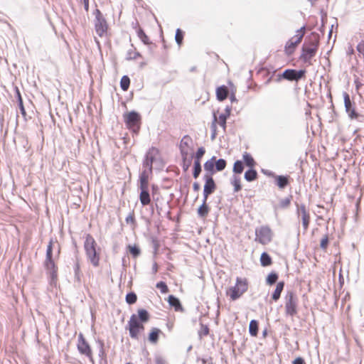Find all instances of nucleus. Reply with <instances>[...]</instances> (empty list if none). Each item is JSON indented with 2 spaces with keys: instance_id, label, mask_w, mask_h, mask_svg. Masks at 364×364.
I'll return each instance as SVG.
<instances>
[{
  "instance_id": "58",
  "label": "nucleus",
  "mask_w": 364,
  "mask_h": 364,
  "mask_svg": "<svg viewBox=\"0 0 364 364\" xmlns=\"http://www.w3.org/2000/svg\"><path fill=\"white\" fill-rule=\"evenodd\" d=\"M158 191H159L158 186L155 185V184H152L151 185V191H152V196H153V198L154 200H155L154 196L157 193ZM158 200V198L156 199V200Z\"/></svg>"
},
{
  "instance_id": "36",
  "label": "nucleus",
  "mask_w": 364,
  "mask_h": 364,
  "mask_svg": "<svg viewBox=\"0 0 364 364\" xmlns=\"http://www.w3.org/2000/svg\"><path fill=\"white\" fill-rule=\"evenodd\" d=\"M137 36L141 41L144 45H149L151 42L149 40L148 36L145 33L144 31L141 28H138L136 30Z\"/></svg>"
},
{
  "instance_id": "59",
  "label": "nucleus",
  "mask_w": 364,
  "mask_h": 364,
  "mask_svg": "<svg viewBox=\"0 0 364 364\" xmlns=\"http://www.w3.org/2000/svg\"><path fill=\"white\" fill-rule=\"evenodd\" d=\"M211 194L212 193H210L203 190V200H202V202L207 203L208 198L209 196L211 195Z\"/></svg>"
},
{
  "instance_id": "17",
  "label": "nucleus",
  "mask_w": 364,
  "mask_h": 364,
  "mask_svg": "<svg viewBox=\"0 0 364 364\" xmlns=\"http://www.w3.org/2000/svg\"><path fill=\"white\" fill-rule=\"evenodd\" d=\"M213 175L205 172L203 178L205 181L203 190L210 193H213L217 188V186L213 178Z\"/></svg>"
},
{
  "instance_id": "20",
  "label": "nucleus",
  "mask_w": 364,
  "mask_h": 364,
  "mask_svg": "<svg viewBox=\"0 0 364 364\" xmlns=\"http://www.w3.org/2000/svg\"><path fill=\"white\" fill-rule=\"evenodd\" d=\"M139 188L140 189L139 200L143 206H146L151 203L149 186L139 187Z\"/></svg>"
},
{
  "instance_id": "49",
  "label": "nucleus",
  "mask_w": 364,
  "mask_h": 364,
  "mask_svg": "<svg viewBox=\"0 0 364 364\" xmlns=\"http://www.w3.org/2000/svg\"><path fill=\"white\" fill-rule=\"evenodd\" d=\"M291 196L282 200L279 204L278 208L281 209L287 208L291 204Z\"/></svg>"
},
{
  "instance_id": "64",
  "label": "nucleus",
  "mask_w": 364,
  "mask_h": 364,
  "mask_svg": "<svg viewBox=\"0 0 364 364\" xmlns=\"http://www.w3.org/2000/svg\"><path fill=\"white\" fill-rule=\"evenodd\" d=\"M84 4V9L86 11H89V0H82Z\"/></svg>"
},
{
  "instance_id": "61",
  "label": "nucleus",
  "mask_w": 364,
  "mask_h": 364,
  "mask_svg": "<svg viewBox=\"0 0 364 364\" xmlns=\"http://www.w3.org/2000/svg\"><path fill=\"white\" fill-rule=\"evenodd\" d=\"M152 243H153V245H154V251H155V252H156V251L158 250L159 247L158 240L156 238L153 237L152 238Z\"/></svg>"
},
{
  "instance_id": "11",
  "label": "nucleus",
  "mask_w": 364,
  "mask_h": 364,
  "mask_svg": "<svg viewBox=\"0 0 364 364\" xmlns=\"http://www.w3.org/2000/svg\"><path fill=\"white\" fill-rule=\"evenodd\" d=\"M205 153V149L203 146L199 147L196 152L193 154V177L195 179H197L201 171H202V166H201V159Z\"/></svg>"
},
{
  "instance_id": "16",
  "label": "nucleus",
  "mask_w": 364,
  "mask_h": 364,
  "mask_svg": "<svg viewBox=\"0 0 364 364\" xmlns=\"http://www.w3.org/2000/svg\"><path fill=\"white\" fill-rule=\"evenodd\" d=\"M181 156V166L184 172H186L191 164L193 159V154H190L188 149H181L180 151Z\"/></svg>"
},
{
  "instance_id": "6",
  "label": "nucleus",
  "mask_w": 364,
  "mask_h": 364,
  "mask_svg": "<svg viewBox=\"0 0 364 364\" xmlns=\"http://www.w3.org/2000/svg\"><path fill=\"white\" fill-rule=\"evenodd\" d=\"M247 290V282L246 279L237 277L235 286L229 288L227 294L232 301L238 299Z\"/></svg>"
},
{
  "instance_id": "47",
  "label": "nucleus",
  "mask_w": 364,
  "mask_h": 364,
  "mask_svg": "<svg viewBox=\"0 0 364 364\" xmlns=\"http://www.w3.org/2000/svg\"><path fill=\"white\" fill-rule=\"evenodd\" d=\"M284 286V282H280L277 283L276 289H274V301L277 300L279 298L281 292L283 290Z\"/></svg>"
},
{
  "instance_id": "1",
  "label": "nucleus",
  "mask_w": 364,
  "mask_h": 364,
  "mask_svg": "<svg viewBox=\"0 0 364 364\" xmlns=\"http://www.w3.org/2000/svg\"><path fill=\"white\" fill-rule=\"evenodd\" d=\"M149 319L150 314L144 309H139L137 314H132L126 327L129 330V336L133 339H138L139 334L144 331V324Z\"/></svg>"
},
{
  "instance_id": "52",
  "label": "nucleus",
  "mask_w": 364,
  "mask_h": 364,
  "mask_svg": "<svg viewBox=\"0 0 364 364\" xmlns=\"http://www.w3.org/2000/svg\"><path fill=\"white\" fill-rule=\"evenodd\" d=\"M227 118L223 116V114H220L219 115V124L220 126L223 129V130L225 131V129H226V122H227Z\"/></svg>"
},
{
  "instance_id": "33",
  "label": "nucleus",
  "mask_w": 364,
  "mask_h": 364,
  "mask_svg": "<svg viewBox=\"0 0 364 364\" xmlns=\"http://www.w3.org/2000/svg\"><path fill=\"white\" fill-rule=\"evenodd\" d=\"M97 343L98 347H99L98 356L100 358V361L101 362L104 361L105 364H107V355H106V353H105V350L104 348V346H105L104 341L100 339H98L97 341Z\"/></svg>"
},
{
  "instance_id": "23",
  "label": "nucleus",
  "mask_w": 364,
  "mask_h": 364,
  "mask_svg": "<svg viewBox=\"0 0 364 364\" xmlns=\"http://www.w3.org/2000/svg\"><path fill=\"white\" fill-rule=\"evenodd\" d=\"M168 303L176 311H183V308L179 299L174 295H169L168 296Z\"/></svg>"
},
{
  "instance_id": "41",
  "label": "nucleus",
  "mask_w": 364,
  "mask_h": 364,
  "mask_svg": "<svg viewBox=\"0 0 364 364\" xmlns=\"http://www.w3.org/2000/svg\"><path fill=\"white\" fill-rule=\"evenodd\" d=\"M130 85V79L127 75H123L120 80V87L123 91H127Z\"/></svg>"
},
{
  "instance_id": "14",
  "label": "nucleus",
  "mask_w": 364,
  "mask_h": 364,
  "mask_svg": "<svg viewBox=\"0 0 364 364\" xmlns=\"http://www.w3.org/2000/svg\"><path fill=\"white\" fill-rule=\"evenodd\" d=\"M296 214L299 218H301L302 225L306 232L309 228L311 217L310 214L304 204L297 205Z\"/></svg>"
},
{
  "instance_id": "56",
  "label": "nucleus",
  "mask_w": 364,
  "mask_h": 364,
  "mask_svg": "<svg viewBox=\"0 0 364 364\" xmlns=\"http://www.w3.org/2000/svg\"><path fill=\"white\" fill-rule=\"evenodd\" d=\"M267 284L272 286L273 285V271L270 272L266 279Z\"/></svg>"
},
{
  "instance_id": "10",
  "label": "nucleus",
  "mask_w": 364,
  "mask_h": 364,
  "mask_svg": "<svg viewBox=\"0 0 364 364\" xmlns=\"http://www.w3.org/2000/svg\"><path fill=\"white\" fill-rule=\"evenodd\" d=\"M306 71L304 70H296L294 69L285 70L282 74L277 75L276 80L280 82L283 79L289 81H299L305 76Z\"/></svg>"
},
{
  "instance_id": "43",
  "label": "nucleus",
  "mask_w": 364,
  "mask_h": 364,
  "mask_svg": "<svg viewBox=\"0 0 364 364\" xmlns=\"http://www.w3.org/2000/svg\"><path fill=\"white\" fill-rule=\"evenodd\" d=\"M125 301L129 305L135 304L137 301V296L136 293L134 291L128 292L126 294Z\"/></svg>"
},
{
  "instance_id": "4",
  "label": "nucleus",
  "mask_w": 364,
  "mask_h": 364,
  "mask_svg": "<svg viewBox=\"0 0 364 364\" xmlns=\"http://www.w3.org/2000/svg\"><path fill=\"white\" fill-rule=\"evenodd\" d=\"M124 123L127 127L133 133L137 134L140 130L141 117L139 112L132 110L124 114Z\"/></svg>"
},
{
  "instance_id": "13",
  "label": "nucleus",
  "mask_w": 364,
  "mask_h": 364,
  "mask_svg": "<svg viewBox=\"0 0 364 364\" xmlns=\"http://www.w3.org/2000/svg\"><path fill=\"white\" fill-rule=\"evenodd\" d=\"M256 240L262 245H266L271 241L272 230L267 226H262L255 230Z\"/></svg>"
},
{
  "instance_id": "27",
  "label": "nucleus",
  "mask_w": 364,
  "mask_h": 364,
  "mask_svg": "<svg viewBox=\"0 0 364 364\" xmlns=\"http://www.w3.org/2000/svg\"><path fill=\"white\" fill-rule=\"evenodd\" d=\"M151 173L149 169L145 168L142 171L139 176V187L149 186V177Z\"/></svg>"
},
{
  "instance_id": "12",
  "label": "nucleus",
  "mask_w": 364,
  "mask_h": 364,
  "mask_svg": "<svg viewBox=\"0 0 364 364\" xmlns=\"http://www.w3.org/2000/svg\"><path fill=\"white\" fill-rule=\"evenodd\" d=\"M159 153V149L152 146L149 149L144 156L142 166L144 168L149 169L151 173H152L153 171V164L155 161L156 157Z\"/></svg>"
},
{
  "instance_id": "29",
  "label": "nucleus",
  "mask_w": 364,
  "mask_h": 364,
  "mask_svg": "<svg viewBox=\"0 0 364 364\" xmlns=\"http://www.w3.org/2000/svg\"><path fill=\"white\" fill-rule=\"evenodd\" d=\"M277 185L280 188H285L289 184V176H277L275 177Z\"/></svg>"
},
{
  "instance_id": "31",
  "label": "nucleus",
  "mask_w": 364,
  "mask_h": 364,
  "mask_svg": "<svg viewBox=\"0 0 364 364\" xmlns=\"http://www.w3.org/2000/svg\"><path fill=\"white\" fill-rule=\"evenodd\" d=\"M210 211V208L207 203L202 202V204L197 209V214L199 218H205Z\"/></svg>"
},
{
  "instance_id": "60",
  "label": "nucleus",
  "mask_w": 364,
  "mask_h": 364,
  "mask_svg": "<svg viewBox=\"0 0 364 364\" xmlns=\"http://www.w3.org/2000/svg\"><path fill=\"white\" fill-rule=\"evenodd\" d=\"M305 363H305L304 360L301 357L296 358L293 361V364H305Z\"/></svg>"
},
{
  "instance_id": "37",
  "label": "nucleus",
  "mask_w": 364,
  "mask_h": 364,
  "mask_svg": "<svg viewBox=\"0 0 364 364\" xmlns=\"http://www.w3.org/2000/svg\"><path fill=\"white\" fill-rule=\"evenodd\" d=\"M127 247L132 257L136 258L141 255V249L137 245H128Z\"/></svg>"
},
{
  "instance_id": "30",
  "label": "nucleus",
  "mask_w": 364,
  "mask_h": 364,
  "mask_svg": "<svg viewBox=\"0 0 364 364\" xmlns=\"http://www.w3.org/2000/svg\"><path fill=\"white\" fill-rule=\"evenodd\" d=\"M257 172L254 168H249L245 172L244 175V178L247 182H252L255 181L257 178Z\"/></svg>"
},
{
  "instance_id": "54",
  "label": "nucleus",
  "mask_w": 364,
  "mask_h": 364,
  "mask_svg": "<svg viewBox=\"0 0 364 364\" xmlns=\"http://www.w3.org/2000/svg\"><path fill=\"white\" fill-rule=\"evenodd\" d=\"M358 52L364 57V39L362 40L356 47Z\"/></svg>"
},
{
  "instance_id": "34",
  "label": "nucleus",
  "mask_w": 364,
  "mask_h": 364,
  "mask_svg": "<svg viewBox=\"0 0 364 364\" xmlns=\"http://www.w3.org/2000/svg\"><path fill=\"white\" fill-rule=\"evenodd\" d=\"M228 84L230 87L229 94H230V100L232 103L237 102V100L236 98V92L237 87L235 86L233 82L231 80H228Z\"/></svg>"
},
{
  "instance_id": "28",
  "label": "nucleus",
  "mask_w": 364,
  "mask_h": 364,
  "mask_svg": "<svg viewBox=\"0 0 364 364\" xmlns=\"http://www.w3.org/2000/svg\"><path fill=\"white\" fill-rule=\"evenodd\" d=\"M242 161H243L244 165L248 168H254L256 165V161L253 159L252 156L248 152H245L243 154Z\"/></svg>"
},
{
  "instance_id": "62",
  "label": "nucleus",
  "mask_w": 364,
  "mask_h": 364,
  "mask_svg": "<svg viewBox=\"0 0 364 364\" xmlns=\"http://www.w3.org/2000/svg\"><path fill=\"white\" fill-rule=\"evenodd\" d=\"M261 171H262V173H263L264 174H265L267 176H273V172L272 171L262 168Z\"/></svg>"
},
{
  "instance_id": "26",
  "label": "nucleus",
  "mask_w": 364,
  "mask_h": 364,
  "mask_svg": "<svg viewBox=\"0 0 364 364\" xmlns=\"http://www.w3.org/2000/svg\"><path fill=\"white\" fill-rule=\"evenodd\" d=\"M14 90H15L16 97V100H17L18 107V108L20 109V112H21V114H22L23 117H26V109H25V107H24V105H23V98L21 97V92H20L18 87H16V86L14 87Z\"/></svg>"
},
{
  "instance_id": "3",
  "label": "nucleus",
  "mask_w": 364,
  "mask_h": 364,
  "mask_svg": "<svg viewBox=\"0 0 364 364\" xmlns=\"http://www.w3.org/2000/svg\"><path fill=\"white\" fill-rule=\"evenodd\" d=\"M319 45L318 35L312 33L302 46L301 59L309 65H312L311 59L316 55Z\"/></svg>"
},
{
  "instance_id": "40",
  "label": "nucleus",
  "mask_w": 364,
  "mask_h": 364,
  "mask_svg": "<svg viewBox=\"0 0 364 364\" xmlns=\"http://www.w3.org/2000/svg\"><path fill=\"white\" fill-rule=\"evenodd\" d=\"M231 184L234 186V192H238L242 189L240 184V178L236 175H233L231 178Z\"/></svg>"
},
{
  "instance_id": "55",
  "label": "nucleus",
  "mask_w": 364,
  "mask_h": 364,
  "mask_svg": "<svg viewBox=\"0 0 364 364\" xmlns=\"http://www.w3.org/2000/svg\"><path fill=\"white\" fill-rule=\"evenodd\" d=\"M125 221L127 223H132V224H135V218H134V212H132V213H130L129 215H127L125 218Z\"/></svg>"
},
{
  "instance_id": "44",
  "label": "nucleus",
  "mask_w": 364,
  "mask_h": 364,
  "mask_svg": "<svg viewBox=\"0 0 364 364\" xmlns=\"http://www.w3.org/2000/svg\"><path fill=\"white\" fill-rule=\"evenodd\" d=\"M184 32L181 28H177L175 34V41L178 46L183 43Z\"/></svg>"
},
{
  "instance_id": "32",
  "label": "nucleus",
  "mask_w": 364,
  "mask_h": 364,
  "mask_svg": "<svg viewBox=\"0 0 364 364\" xmlns=\"http://www.w3.org/2000/svg\"><path fill=\"white\" fill-rule=\"evenodd\" d=\"M257 75L262 77H267V80L264 82L265 84L269 83L273 78V72H271L270 70L266 68H262L259 69L257 72Z\"/></svg>"
},
{
  "instance_id": "2",
  "label": "nucleus",
  "mask_w": 364,
  "mask_h": 364,
  "mask_svg": "<svg viewBox=\"0 0 364 364\" xmlns=\"http://www.w3.org/2000/svg\"><path fill=\"white\" fill-rule=\"evenodd\" d=\"M53 240L51 238L48 242L46 253V259L43 267L48 276L49 282L51 285L55 284L58 280V267L53 259Z\"/></svg>"
},
{
  "instance_id": "7",
  "label": "nucleus",
  "mask_w": 364,
  "mask_h": 364,
  "mask_svg": "<svg viewBox=\"0 0 364 364\" xmlns=\"http://www.w3.org/2000/svg\"><path fill=\"white\" fill-rule=\"evenodd\" d=\"M77 349L80 354L86 356L92 364H95L91 346L82 333L78 334Z\"/></svg>"
},
{
  "instance_id": "42",
  "label": "nucleus",
  "mask_w": 364,
  "mask_h": 364,
  "mask_svg": "<svg viewBox=\"0 0 364 364\" xmlns=\"http://www.w3.org/2000/svg\"><path fill=\"white\" fill-rule=\"evenodd\" d=\"M213 122L211 123V126H210V129H211L210 139H211L212 141H213L215 139L216 135H217V133H216V129H217V126H216L217 117H216V114H215V112H213Z\"/></svg>"
},
{
  "instance_id": "57",
  "label": "nucleus",
  "mask_w": 364,
  "mask_h": 364,
  "mask_svg": "<svg viewBox=\"0 0 364 364\" xmlns=\"http://www.w3.org/2000/svg\"><path fill=\"white\" fill-rule=\"evenodd\" d=\"M231 110H232V107L228 105V106H226V107L225 109V113H222L221 114H223V116H225L228 119L230 116Z\"/></svg>"
},
{
  "instance_id": "45",
  "label": "nucleus",
  "mask_w": 364,
  "mask_h": 364,
  "mask_svg": "<svg viewBox=\"0 0 364 364\" xmlns=\"http://www.w3.org/2000/svg\"><path fill=\"white\" fill-rule=\"evenodd\" d=\"M191 141H192V139L189 135L183 136V137L182 138V139L180 141L179 150L181 151V149H186L185 146L188 147L189 146V142H191Z\"/></svg>"
},
{
  "instance_id": "19",
  "label": "nucleus",
  "mask_w": 364,
  "mask_h": 364,
  "mask_svg": "<svg viewBox=\"0 0 364 364\" xmlns=\"http://www.w3.org/2000/svg\"><path fill=\"white\" fill-rule=\"evenodd\" d=\"M74 271V284L75 286L79 287L81 284L82 272L80 266V259L77 255L75 256V260L73 265Z\"/></svg>"
},
{
  "instance_id": "21",
  "label": "nucleus",
  "mask_w": 364,
  "mask_h": 364,
  "mask_svg": "<svg viewBox=\"0 0 364 364\" xmlns=\"http://www.w3.org/2000/svg\"><path fill=\"white\" fill-rule=\"evenodd\" d=\"M230 87L223 85L218 87L215 90L216 99L219 102L225 100L229 95Z\"/></svg>"
},
{
  "instance_id": "8",
  "label": "nucleus",
  "mask_w": 364,
  "mask_h": 364,
  "mask_svg": "<svg viewBox=\"0 0 364 364\" xmlns=\"http://www.w3.org/2000/svg\"><path fill=\"white\" fill-rule=\"evenodd\" d=\"M93 14L95 15V31L100 37H102L107 31L108 24L107 21L98 9L94 11Z\"/></svg>"
},
{
  "instance_id": "48",
  "label": "nucleus",
  "mask_w": 364,
  "mask_h": 364,
  "mask_svg": "<svg viewBox=\"0 0 364 364\" xmlns=\"http://www.w3.org/2000/svg\"><path fill=\"white\" fill-rule=\"evenodd\" d=\"M156 287L159 289L161 294H166L168 291V288L166 282L160 281L156 283Z\"/></svg>"
},
{
  "instance_id": "5",
  "label": "nucleus",
  "mask_w": 364,
  "mask_h": 364,
  "mask_svg": "<svg viewBox=\"0 0 364 364\" xmlns=\"http://www.w3.org/2000/svg\"><path fill=\"white\" fill-rule=\"evenodd\" d=\"M226 166L227 161L225 159H217L216 156H213L209 160L205 162L203 167L205 172L214 175L218 171H223Z\"/></svg>"
},
{
  "instance_id": "15",
  "label": "nucleus",
  "mask_w": 364,
  "mask_h": 364,
  "mask_svg": "<svg viewBox=\"0 0 364 364\" xmlns=\"http://www.w3.org/2000/svg\"><path fill=\"white\" fill-rule=\"evenodd\" d=\"M285 309L287 314L290 316H294L297 312L296 300L294 297V294L292 291H289L287 294Z\"/></svg>"
},
{
  "instance_id": "35",
  "label": "nucleus",
  "mask_w": 364,
  "mask_h": 364,
  "mask_svg": "<svg viewBox=\"0 0 364 364\" xmlns=\"http://www.w3.org/2000/svg\"><path fill=\"white\" fill-rule=\"evenodd\" d=\"M260 263L262 267H268L272 264L271 256L266 252H263L260 256Z\"/></svg>"
},
{
  "instance_id": "51",
  "label": "nucleus",
  "mask_w": 364,
  "mask_h": 364,
  "mask_svg": "<svg viewBox=\"0 0 364 364\" xmlns=\"http://www.w3.org/2000/svg\"><path fill=\"white\" fill-rule=\"evenodd\" d=\"M328 245V236L327 235H325L321 240L320 246H321V249L325 250L327 249Z\"/></svg>"
},
{
  "instance_id": "38",
  "label": "nucleus",
  "mask_w": 364,
  "mask_h": 364,
  "mask_svg": "<svg viewBox=\"0 0 364 364\" xmlns=\"http://www.w3.org/2000/svg\"><path fill=\"white\" fill-rule=\"evenodd\" d=\"M245 168V165L242 160H237L235 161L232 167V171L234 175L240 174L243 172Z\"/></svg>"
},
{
  "instance_id": "18",
  "label": "nucleus",
  "mask_w": 364,
  "mask_h": 364,
  "mask_svg": "<svg viewBox=\"0 0 364 364\" xmlns=\"http://www.w3.org/2000/svg\"><path fill=\"white\" fill-rule=\"evenodd\" d=\"M343 99L346 111L348 114L349 117L352 119H357L358 117V114L355 112L354 107H353L350 96L347 92L343 93Z\"/></svg>"
},
{
  "instance_id": "53",
  "label": "nucleus",
  "mask_w": 364,
  "mask_h": 364,
  "mask_svg": "<svg viewBox=\"0 0 364 364\" xmlns=\"http://www.w3.org/2000/svg\"><path fill=\"white\" fill-rule=\"evenodd\" d=\"M154 360L156 364H166V360L159 354L154 355Z\"/></svg>"
},
{
  "instance_id": "22",
  "label": "nucleus",
  "mask_w": 364,
  "mask_h": 364,
  "mask_svg": "<svg viewBox=\"0 0 364 364\" xmlns=\"http://www.w3.org/2000/svg\"><path fill=\"white\" fill-rule=\"evenodd\" d=\"M87 259L94 267H98L100 264V252L97 249L85 252Z\"/></svg>"
},
{
  "instance_id": "50",
  "label": "nucleus",
  "mask_w": 364,
  "mask_h": 364,
  "mask_svg": "<svg viewBox=\"0 0 364 364\" xmlns=\"http://www.w3.org/2000/svg\"><path fill=\"white\" fill-rule=\"evenodd\" d=\"M209 328L207 325L200 323V330L198 331V336L200 338L208 336L209 334Z\"/></svg>"
},
{
  "instance_id": "39",
  "label": "nucleus",
  "mask_w": 364,
  "mask_h": 364,
  "mask_svg": "<svg viewBox=\"0 0 364 364\" xmlns=\"http://www.w3.org/2000/svg\"><path fill=\"white\" fill-rule=\"evenodd\" d=\"M259 323L257 320L252 319L249 323V333L252 336H256L258 333Z\"/></svg>"
},
{
  "instance_id": "46",
  "label": "nucleus",
  "mask_w": 364,
  "mask_h": 364,
  "mask_svg": "<svg viewBox=\"0 0 364 364\" xmlns=\"http://www.w3.org/2000/svg\"><path fill=\"white\" fill-rule=\"evenodd\" d=\"M138 57H141V55L139 52L134 51L132 50H129L127 53L126 60H135Z\"/></svg>"
},
{
  "instance_id": "25",
  "label": "nucleus",
  "mask_w": 364,
  "mask_h": 364,
  "mask_svg": "<svg viewBox=\"0 0 364 364\" xmlns=\"http://www.w3.org/2000/svg\"><path fill=\"white\" fill-rule=\"evenodd\" d=\"M161 333H162L161 329L156 327H153L148 335L149 341L152 344L157 343Z\"/></svg>"
},
{
  "instance_id": "9",
  "label": "nucleus",
  "mask_w": 364,
  "mask_h": 364,
  "mask_svg": "<svg viewBox=\"0 0 364 364\" xmlns=\"http://www.w3.org/2000/svg\"><path fill=\"white\" fill-rule=\"evenodd\" d=\"M305 34V26L301 27L297 30L296 34L291 38L285 46V52L287 55H291L296 46L301 42L303 37Z\"/></svg>"
},
{
  "instance_id": "24",
  "label": "nucleus",
  "mask_w": 364,
  "mask_h": 364,
  "mask_svg": "<svg viewBox=\"0 0 364 364\" xmlns=\"http://www.w3.org/2000/svg\"><path fill=\"white\" fill-rule=\"evenodd\" d=\"M97 242L94 237L90 234H86L85 240L84 242L85 251H90L97 249Z\"/></svg>"
},
{
  "instance_id": "63",
  "label": "nucleus",
  "mask_w": 364,
  "mask_h": 364,
  "mask_svg": "<svg viewBox=\"0 0 364 364\" xmlns=\"http://www.w3.org/2000/svg\"><path fill=\"white\" fill-rule=\"evenodd\" d=\"M200 188V186L199 184V183L198 182H194L193 184V189L194 191H198Z\"/></svg>"
}]
</instances>
